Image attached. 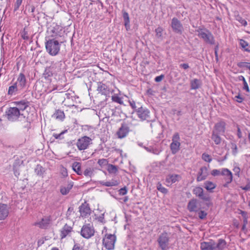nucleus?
<instances>
[{
  "label": "nucleus",
  "instance_id": "f257e3e1",
  "mask_svg": "<svg viewBox=\"0 0 250 250\" xmlns=\"http://www.w3.org/2000/svg\"><path fill=\"white\" fill-rule=\"evenodd\" d=\"M5 116L8 121L11 122L26 121L23 113H21L17 107H9L5 112Z\"/></svg>",
  "mask_w": 250,
  "mask_h": 250
},
{
  "label": "nucleus",
  "instance_id": "f03ea898",
  "mask_svg": "<svg viewBox=\"0 0 250 250\" xmlns=\"http://www.w3.org/2000/svg\"><path fill=\"white\" fill-rule=\"evenodd\" d=\"M47 52L51 56L57 55L60 50V44L55 39L49 40L45 42Z\"/></svg>",
  "mask_w": 250,
  "mask_h": 250
},
{
  "label": "nucleus",
  "instance_id": "7ed1b4c3",
  "mask_svg": "<svg viewBox=\"0 0 250 250\" xmlns=\"http://www.w3.org/2000/svg\"><path fill=\"white\" fill-rule=\"evenodd\" d=\"M116 237L114 234L106 233L103 239V244L107 250H112L114 248Z\"/></svg>",
  "mask_w": 250,
  "mask_h": 250
},
{
  "label": "nucleus",
  "instance_id": "20e7f679",
  "mask_svg": "<svg viewBox=\"0 0 250 250\" xmlns=\"http://www.w3.org/2000/svg\"><path fill=\"white\" fill-rule=\"evenodd\" d=\"M157 241L162 250H167L169 249V237L167 233L164 232L161 233Z\"/></svg>",
  "mask_w": 250,
  "mask_h": 250
},
{
  "label": "nucleus",
  "instance_id": "39448f33",
  "mask_svg": "<svg viewBox=\"0 0 250 250\" xmlns=\"http://www.w3.org/2000/svg\"><path fill=\"white\" fill-rule=\"evenodd\" d=\"M180 138L178 133H175L172 138V143L170 145V148L172 154H175L180 150L181 143Z\"/></svg>",
  "mask_w": 250,
  "mask_h": 250
},
{
  "label": "nucleus",
  "instance_id": "423d86ee",
  "mask_svg": "<svg viewBox=\"0 0 250 250\" xmlns=\"http://www.w3.org/2000/svg\"><path fill=\"white\" fill-rule=\"evenodd\" d=\"M91 144H92V139L85 136L78 140L76 146L79 150H83L87 149Z\"/></svg>",
  "mask_w": 250,
  "mask_h": 250
},
{
  "label": "nucleus",
  "instance_id": "0eeeda50",
  "mask_svg": "<svg viewBox=\"0 0 250 250\" xmlns=\"http://www.w3.org/2000/svg\"><path fill=\"white\" fill-rule=\"evenodd\" d=\"M95 230L93 226L90 224H86L82 227L81 231V235L86 239L91 238L94 235Z\"/></svg>",
  "mask_w": 250,
  "mask_h": 250
},
{
  "label": "nucleus",
  "instance_id": "6e6552de",
  "mask_svg": "<svg viewBox=\"0 0 250 250\" xmlns=\"http://www.w3.org/2000/svg\"><path fill=\"white\" fill-rule=\"evenodd\" d=\"M198 36L202 38L205 42L210 44H214V39L212 34L208 30L199 31Z\"/></svg>",
  "mask_w": 250,
  "mask_h": 250
},
{
  "label": "nucleus",
  "instance_id": "1a4fd4ad",
  "mask_svg": "<svg viewBox=\"0 0 250 250\" xmlns=\"http://www.w3.org/2000/svg\"><path fill=\"white\" fill-rule=\"evenodd\" d=\"M48 32L50 35V36L55 38L62 37L63 33L62 27L57 24L50 26L48 28Z\"/></svg>",
  "mask_w": 250,
  "mask_h": 250
},
{
  "label": "nucleus",
  "instance_id": "9d476101",
  "mask_svg": "<svg viewBox=\"0 0 250 250\" xmlns=\"http://www.w3.org/2000/svg\"><path fill=\"white\" fill-rule=\"evenodd\" d=\"M171 26L173 31L178 34H181L183 30V26L180 21L176 18L171 20Z\"/></svg>",
  "mask_w": 250,
  "mask_h": 250
},
{
  "label": "nucleus",
  "instance_id": "9b49d317",
  "mask_svg": "<svg viewBox=\"0 0 250 250\" xmlns=\"http://www.w3.org/2000/svg\"><path fill=\"white\" fill-rule=\"evenodd\" d=\"M50 222V216H44L40 221L35 222L34 225L42 229H46L49 226Z\"/></svg>",
  "mask_w": 250,
  "mask_h": 250
},
{
  "label": "nucleus",
  "instance_id": "f8f14e48",
  "mask_svg": "<svg viewBox=\"0 0 250 250\" xmlns=\"http://www.w3.org/2000/svg\"><path fill=\"white\" fill-rule=\"evenodd\" d=\"M193 193L204 201H208L210 200L209 196L204 193L203 189L201 187H198L194 188Z\"/></svg>",
  "mask_w": 250,
  "mask_h": 250
},
{
  "label": "nucleus",
  "instance_id": "ddd939ff",
  "mask_svg": "<svg viewBox=\"0 0 250 250\" xmlns=\"http://www.w3.org/2000/svg\"><path fill=\"white\" fill-rule=\"evenodd\" d=\"M137 116L141 120H147L149 118V111L146 108H139L136 111Z\"/></svg>",
  "mask_w": 250,
  "mask_h": 250
},
{
  "label": "nucleus",
  "instance_id": "4468645a",
  "mask_svg": "<svg viewBox=\"0 0 250 250\" xmlns=\"http://www.w3.org/2000/svg\"><path fill=\"white\" fill-rule=\"evenodd\" d=\"M129 131V129L128 126L125 124H122L117 132L116 135L118 138L123 139L127 136Z\"/></svg>",
  "mask_w": 250,
  "mask_h": 250
},
{
  "label": "nucleus",
  "instance_id": "2eb2a0df",
  "mask_svg": "<svg viewBox=\"0 0 250 250\" xmlns=\"http://www.w3.org/2000/svg\"><path fill=\"white\" fill-rule=\"evenodd\" d=\"M9 208L7 205L0 203V220L5 219L9 213Z\"/></svg>",
  "mask_w": 250,
  "mask_h": 250
},
{
  "label": "nucleus",
  "instance_id": "dca6fc26",
  "mask_svg": "<svg viewBox=\"0 0 250 250\" xmlns=\"http://www.w3.org/2000/svg\"><path fill=\"white\" fill-rule=\"evenodd\" d=\"M79 211L82 217H86L90 214L91 209L89 206L86 204H83L79 207Z\"/></svg>",
  "mask_w": 250,
  "mask_h": 250
},
{
  "label": "nucleus",
  "instance_id": "f3484780",
  "mask_svg": "<svg viewBox=\"0 0 250 250\" xmlns=\"http://www.w3.org/2000/svg\"><path fill=\"white\" fill-rule=\"evenodd\" d=\"M226 123L223 121L215 124L214 129L213 131H216V132L220 134H224L225 132Z\"/></svg>",
  "mask_w": 250,
  "mask_h": 250
},
{
  "label": "nucleus",
  "instance_id": "a211bd4d",
  "mask_svg": "<svg viewBox=\"0 0 250 250\" xmlns=\"http://www.w3.org/2000/svg\"><path fill=\"white\" fill-rule=\"evenodd\" d=\"M17 108L20 111L21 113H23V112L29 106V103L25 100H21L20 101L16 102Z\"/></svg>",
  "mask_w": 250,
  "mask_h": 250
},
{
  "label": "nucleus",
  "instance_id": "6ab92c4d",
  "mask_svg": "<svg viewBox=\"0 0 250 250\" xmlns=\"http://www.w3.org/2000/svg\"><path fill=\"white\" fill-rule=\"evenodd\" d=\"M181 179V176L179 174H169L167 176L166 181L167 184L175 183L176 182L179 181Z\"/></svg>",
  "mask_w": 250,
  "mask_h": 250
},
{
  "label": "nucleus",
  "instance_id": "aec40b11",
  "mask_svg": "<svg viewBox=\"0 0 250 250\" xmlns=\"http://www.w3.org/2000/svg\"><path fill=\"white\" fill-rule=\"evenodd\" d=\"M73 186V182H68L67 184L61 187L60 192L62 194L64 195L67 194Z\"/></svg>",
  "mask_w": 250,
  "mask_h": 250
},
{
  "label": "nucleus",
  "instance_id": "412c9836",
  "mask_svg": "<svg viewBox=\"0 0 250 250\" xmlns=\"http://www.w3.org/2000/svg\"><path fill=\"white\" fill-rule=\"evenodd\" d=\"M72 231V228L66 224L61 229L60 237L63 239L68 236Z\"/></svg>",
  "mask_w": 250,
  "mask_h": 250
},
{
  "label": "nucleus",
  "instance_id": "4be33fe9",
  "mask_svg": "<svg viewBox=\"0 0 250 250\" xmlns=\"http://www.w3.org/2000/svg\"><path fill=\"white\" fill-rule=\"evenodd\" d=\"M214 250H225L227 248L226 241L223 239H219L216 243L214 241Z\"/></svg>",
  "mask_w": 250,
  "mask_h": 250
},
{
  "label": "nucleus",
  "instance_id": "5701e85b",
  "mask_svg": "<svg viewBox=\"0 0 250 250\" xmlns=\"http://www.w3.org/2000/svg\"><path fill=\"white\" fill-rule=\"evenodd\" d=\"M208 171L207 167H202L200 169L198 175L197 177V181L200 182L206 179L208 174Z\"/></svg>",
  "mask_w": 250,
  "mask_h": 250
},
{
  "label": "nucleus",
  "instance_id": "b1692460",
  "mask_svg": "<svg viewBox=\"0 0 250 250\" xmlns=\"http://www.w3.org/2000/svg\"><path fill=\"white\" fill-rule=\"evenodd\" d=\"M200 248L202 250H214V241L210 240L209 242H202Z\"/></svg>",
  "mask_w": 250,
  "mask_h": 250
},
{
  "label": "nucleus",
  "instance_id": "393cba45",
  "mask_svg": "<svg viewBox=\"0 0 250 250\" xmlns=\"http://www.w3.org/2000/svg\"><path fill=\"white\" fill-rule=\"evenodd\" d=\"M221 175L225 176L226 180L228 183H230L232 181V174L228 168H223L221 169Z\"/></svg>",
  "mask_w": 250,
  "mask_h": 250
},
{
  "label": "nucleus",
  "instance_id": "a878e982",
  "mask_svg": "<svg viewBox=\"0 0 250 250\" xmlns=\"http://www.w3.org/2000/svg\"><path fill=\"white\" fill-rule=\"evenodd\" d=\"M188 208L190 212H196L199 208L197 206V201L196 199H192L188 203Z\"/></svg>",
  "mask_w": 250,
  "mask_h": 250
},
{
  "label": "nucleus",
  "instance_id": "bb28decb",
  "mask_svg": "<svg viewBox=\"0 0 250 250\" xmlns=\"http://www.w3.org/2000/svg\"><path fill=\"white\" fill-rule=\"evenodd\" d=\"M97 90L102 95H106L109 93V90L107 89V86L101 83H98Z\"/></svg>",
  "mask_w": 250,
  "mask_h": 250
},
{
  "label": "nucleus",
  "instance_id": "cd10ccee",
  "mask_svg": "<svg viewBox=\"0 0 250 250\" xmlns=\"http://www.w3.org/2000/svg\"><path fill=\"white\" fill-rule=\"evenodd\" d=\"M73 170L79 175H83V170L81 169V163L75 162L73 163L72 166Z\"/></svg>",
  "mask_w": 250,
  "mask_h": 250
},
{
  "label": "nucleus",
  "instance_id": "c85d7f7f",
  "mask_svg": "<svg viewBox=\"0 0 250 250\" xmlns=\"http://www.w3.org/2000/svg\"><path fill=\"white\" fill-rule=\"evenodd\" d=\"M17 82L19 83V86L21 88H22L25 86L26 80L24 75L21 73L17 79Z\"/></svg>",
  "mask_w": 250,
  "mask_h": 250
},
{
  "label": "nucleus",
  "instance_id": "c756f323",
  "mask_svg": "<svg viewBox=\"0 0 250 250\" xmlns=\"http://www.w3.org/2000/svg\"><path fill=\"white\" fill-rule=\"evenodd\" d=\"M52 117L56 119L62 121L65 118V115L63 111L58 109L55 111Z\"/></svg>",
  "mask_w": 250,
  "mask_h": 250
},
{
  "label": "nucleus",
  "instance_id": "7c9ffc66",
  "mask_svg": "<svg viewBox=\"0 0 250 250\" xmlns=\"http://www.w3.org/2000/svg\"><path fill=\"white\" fill-rule=\"evenodd\" d=\"M123 17L125 22V26L126 30L128 31L130 29V20L128 14L124 11L123 14Z\"/></svg>",
  "mask_w": 250,
  "mask_h": 250
},
{
  "label": "nucleus",
  "instance_id": "2f4dec72",
  "mask_svg": "<svg viewBox=\"0 0 250 250\" xmlns=\"http://www.w3.org/2000/svg\"><path fill=\"white\" fill-rule=\"evenodd\" d=\"M218 134L216 132V131H212L211 137L212 140L217 145H219L221 143V138Z\"/></svg>",
  "mask_w": 250,
  "mask_h": 250
},
{
  "label": "nucleus",
  "instance_id": "473e14b6",
  "mask_svg": "<svg viewBox=\"0 0 250 250\" xmlns=\"http://www.w3.org/2000/svg\"><path fill=\"white\" fill-rule=\"evenodd\" d=\"M216 187V184L212 182L207 181L204 183V188L210 192H212V190L214 189Z\"/></svg>",
  "mask_w": 250,
  "mask_h": 250
},
{
  "label": "nucleus",
  "instance_id": "72a5a7b5",
  "mask_svg": "<svg viewBox=\"0 0 250 250\" xmlns=\"http://www.w3.org/2000/svg\"><path fill=\"white\" fill-rule=\"evenodd\" d=\"M144 148L147 152L156 155L159 154L161 151L159 148L154 146H145Z\"/></svg>",
  "mask_w": 250,
  "mask_h": 250
},
{
  "label": "nucleus",
  "instance_id": "f704fd0d",
  "mask_svg": "<svg viewBox=\"0 0 250 250\" xmlns=\"http://www.w3.org/2000/svg\"><path fill=\"white\" fill-rule=\"evenodd\" d=\"M100 183L103 186L106 187H113L117 186L119 184L118 181L115 180H112L111 181L105 182L104 181H100Z\"/></svg>",
  "mask_w": 250,
  "mask_h": 250
},
{
  "label": "nucleus",
  "instance_id": "c9c22d12",
  "mask_svg": "<svg viewBox=\"0 0 250 250\" xmlns=\"http://www.w3.org/2000/svg\"><path fill=\"white\" fill-rule=\"evenodd\" d=\"M83 174L87 177L91 178L94 175V168L90 167H87L83 171Z\"/></svg>",
  "mask_w": 250,
  "mask_h": 250
},
{
  "label": "nucleus",
  "instance_id": "e433bc0d",
  "mask_svg": "<svg viewBox=\"0 0 250 250\" xmlns=\"http://www.w3.org/2000/svg\"><path fill=\"white\" fill-rule=\"evenodd\" d=\"M119 93H114L111 96V100L113 102L117 103L120 104H123L122 98L119 97Z\"/></svg>",
  "mask_w": 250,
  "mask_h": 250
},
{
  "label": "nucleus",
  "instance_id": "4c0bfd02",
  "mask_svg": "<svg viewBox=\"0 0 250 250\" xmlns=\"http://www.w3.org/2000/svg\"><path fill=\"white\" fill-rule=\"evenodd\" d=\"M191 88L192 89H198L201 84L200 81L198 79H195L191 82Z\"/></svg>",
  "mask_w": 250,
  "mask_h": 250
},
{
  "label": "nucleus",
  "instance_id": "58836bf2",
  "mask_svg": "<svg viewBox=\"0 0 250 250\" xmlns=\"http://www.w3.org/2000/svg\"><path fill=\"white\" fill-rule=\"evenodd\" d=\"M18 90L17 83H15L13 85L9 87L8 94L12 95Z\"/></svg>",
  "mask_w": 250,
  "mask_h": 250
},
{
  "label": "nucleus",
  "instance_id": "ea45409f",
  "mask_svg": "<svg viewBox=\"0 0 250 250\" xmlns=\"http://www.w3.org/2000/svg\"><path fill=\"white\" fill-rule=\"evenodd\" d=\"M45 79H48L53 76V73L50 67H46L43 74Z\"/></svg>",
  "mask_w": 250,
  "mask_h": 250
},
{
  "label": "nucleus",
  "instance_id": "a19ab883",
  "mask_svg": "<svg viewBox=\"0 0 250 250\" xmlns=\"http://www.w3.org/2000/svg\"><path fill=\"white\" fill-rule=\"evenodd\" d=\"M35 172L38 176H42L44 171L43 168L38 165L35 169Z\"/></svg>",
  "mask_w": 250,
  "mask_h": 250
},
{
  "label": "nucleus",
  "instance_id": "79ce46f5",
  "mask_svg": "<svg viewBox=\"0 0 250 250\" xmlns=\"http://www.w3.org/2000/svg\"><path fill=\"white\" fill-rule=\"evenodd\" d=\"M239 44L241 47L244 49L246 51L249 52L250 50L247 48L249 46L248 43L243 39L239 40Z\"/></svg>",
  "mask_w": 250,
  "mask_h": 250
},
{
  "label": "nucleus",
  "instance_id": "37998d69",
  "mask_svg": "<svg viewBox=\"0 0 250 250\" xmlns=\"http://www.w3.org/2000/svg\"><path fill=\"white\" fill-rule=\"evenodd\" d=\"M239 80L240 81H242L243 82V84H244L243 89L245 90L247 92H249L250 89L248 86V84L245 79V78L243 76H240L239 77Z\"/></svg>",
  "mask_w": 250,
  "mask_h": 250
},
{
  "label": "nucleus",
  "instance_id": "c03bdc74",
  "mask_svg": "<svg viewBox=\"0 0 250 250\" xmlns=\"http://www.w3.org/2000/svg\"><path fill=\"white\" fill-rule=\"evenodd\" d=\"M157 189L160 191L161 192L163 193H165V194H166L168 192V190L165 188V187H164L160 183H158L157 185Z\"/></svg>",
  "mask_w": 250,
  "mask_h": 250
},
{
  "label": "nucleus",
  "instance_id": "a18cd8bd",
  "mask_svg": "<svg viewBox=\"0 0 250 250\" xmlns=\"http://www.w3.org/2000/svg\"><path fill=\"white\" fill-rule=\"evenodd\" d=\"M202 159L205 162L210 163L212 161V159L209 155L206 153L202 155Z\"/></svg>",
  "mask_w": 250,
  "mask_h": 250
},
{
  "label": "nucleus",
  "instance_id": "49530a36",
  "mask_svg": "<svg viewBox=\"0 0 250 250\" xmlns=\"http://www.w3.org/2000/svg\"><path fill=\"white\" fill-rule=\"evenodd\" d=\"M236 20L244 26H246L247 25V21L245 19H243L239 15H237V16H236Z\"/></svg>",
  "mask_w": 250,
  "mask_h": 250
},
{
  "label": "nucleus",
  "instance_id": "de8ad7c7",
  "mask_svg": "<svg viewBox=\"0 0 250 250\" xmlns=\"http://www.w3.org/2000/svg\"><path fill=\"white\" fill-rule=\"evenodd\" d=\"M67 131V130L63 131L59 134L54 133L53 136L56 139L62 140L63 139V135Z\"/></svg>",
  "mask_w": 250,
  "mask_h": 250
},
{
  "label": "nucleus",
  "instance_id": "09e8293b",
  "mask_svg": "<svg viewBox=\"0 0 250 250\" xmlns=\"http://www.w3.org/2000/svg\"><path fill=\"white\" fill-rule=\"evenodd\" d=\"M23 0H16L15 2L14 5V10L17 11L20 8V6L21 5Z\"/></svg>",
  "mask_w": 250,
  "mask_h": 250
},
{
  "label": "nucleus",
  "instance_id": "8fccbe9b",
  "mask_svg": "<svg viewBox=\"0 0 250 250\" xmlns=\"http://www.w3.org/2000/svg\"><path fill=\"white\" fill-rule=\"evenodd\" d=\"M72 250H85L84 247L80 244L75 243Z\"/></svg>",
  "mask_w": 250,
  "mask_h": 250
},
{
  "label": "nucleus",
  "instance_id": "3c124183",
  "mask_svg": "<svg viewBox=\"0 0 250 250\" xmlns=\"http://www.w3.org/2000/svg\"><path fill=\"white\" fill-rule=\"evenodd\" d=\"M163 28L161 27H158L155 29L156 36L158 38H160L162 36Z\"/></svg>",
  "mask_w": 250,
  "mask_h": 250
},
{
  "label": "nucleus",
  "instance_id": "603ef678",
  "mask_svg": "<svg viewBox=\"0 0 250 250\" xmlns=\"http://www.w3.org/2000/svg\"><path fill=\"white\" fill-rule=\"evenodd\" d=\"M108 171L110 173H116L117 171V168L115 166L110 165L108 167Z\"/></svg>",
  "mask_w": 250,
  "mask_h": 250
},
{
  "label": "nucleus",
  "instance_id": "864d4df0",
  "mask_svg": "<svg viewBox=\"0 0 250 250\" xmlns=\"http://www.w3.org/2000/svg\"><path fill=\"white\" fill-rule=\"evenodd\" d=\"M231 148L232 149V153L234 155H236L237 153V146L234 143L231 144Z\"/></svg>",
  "mask_w": 250,
  "mask_h": 250
},
{
  "label": "nucleus",
  "instance_id": "5fc2aeb1",
  "mask_svg": "<svg viewBox=\"0 0 250 250\" xmlns=\"http://www.w3.org/2000/svg\"><path fill=\"white\" fill-rule=\"evenodd\" d=\"M108 161L105 159H99L98 164L101 167L105 166L107 164Z\"/></svg>",
  "mask_w": 250,
  "mask_h": 250
},
{
  "label": "nucleus",
  "instance_id": "6e6d98bb",
  "mask_svg": "<svg viewBox=\"0 0 250 250\" xmlns=\"http://www.w3.org/2000/svg\"><path fill=\"white\" fill-rule=\"evenodd\" d=\"M211 174L214 176L221 175V169H213L211 172Z\"/></svg>",
  "mask_w": 250,
  "mask_h": 250
},
{
  "label": "nucleus",
  "instance_id": "4d7b16f0",
  "mask_svg": "<svg viewBox=\"0 0 250 250\" xmlns=\"http://www.w3.org/2000/svg\"><path fill=\"white\" fill-rule=\"evenodd\" d=\"M127 190L125 187L121 188L119 190V194L120 195H125L127 193Z\"/></svg>",
  "mask_w": 250,
  "mask_h": 250
},
{
  "label": "nucleus",
  "instance_id": "13d9d810",
  "mask_svg": "<svg viewBox=\"0 0 250 250\" xmlns=\"http://www.w3.org/2000/svg\"><path fill=\"white\" fill-rule=\"evenodd\" d=\"M233 171H234L235 175H237L238 177H239L240 169L239 167H235L233 169Z\"/></svg>",
  "mask_w": 250,
  "mask_h": 250
},
{
  "label": "nucleus",
  "instance_id": "bf43d9fd",
  "mask_svg": "<svg viewBox=\"0 0 250 250\" xmlns=\"http://www.w3.org/2000/svg\"><path fill=\"white\" fill-rule=\"evenodd\" d=\"M21 37H22V39L25 40H28L29 39V36L28 35L27 32L25 31V30H24L23 31V32L22 33Z\"/></svg>",
  "mask_w": 250,
  "mask_h": 250
},
{
  "label": "nucleus",
  "instance_id": "052dcab7",
  "mask_svg": "<svg viewBox=\"0 0 250 250\" xmlns=\"http://www.w3.org/2000/svg\"><path fill=\"white\" fill-rule=\"evenodd\" d=\"M207 213L204 211L201 210L199 212V217L201 219H204Z\"/></svg>",
  "mask_w": 250,
  "mask_h": 250
},
{
  "label": "nucleus",
  "instance_id": "680f3d73",
  "mask_svg": "<svg viewBox=\"0 0 250 250\" xmlns=\"http://www.w3.org/2000/svg\"><path fill=\"white\" fill-rule=\"evenodd\" d=\"M242 214L243 216V225H246L248 223V218L246 216V213L243 211Z\"/></svg>",
  "mask_w": 250,
  "mask_h": 250
},
{
  "label": "nucleus",
  "instance_id": "e2e57ef3",
  "mask_svg": "<svg viewBox=\"0 0 250 250\" xmlns=\"http://www.w3.org/2000/svg\"><path fill=\"white\" fill-rule=\"evenodd\" d=\"M235 98L236 99V101L238 103H242L244 99L240 95H238L237 96H236L235 97Z\"/></svg>",
  "mask_w": 250,
  "mask_h": 250
},
{
  "label": "nucleus",
  "instance_id": "0e129e2a",
  "mask_svg": "<svg viewBox=\"0 0 250 250\" xmlns=\"http://www.w3.org/2000/svg\"><path fill=\"white\" fill-rule=\"evenodd\" d=\"M164 78V75H161L159 76H157L155 78V81L156 82H161L163 79Z\"/></svg>",
  "mask_w": 250,
  "mask_h": 250
},
{
  "label": "nucleus",
  "instance_id": "69168bd1",
  "mask_svg": "<svg viewBox=\"0 0 250 250\" xmlns=\"http://www.w3.org/2000/svg\"><path fill=\"white\" fill-rule=\"evenodd\" d=\"M130 105L133 109H135L136 108V104L135 101L133 100H129L128 101Z\"/></svg>",
  "mask_w": 250,
  "mask_h": 250
},
{
  "label": "nucleus",
  "instance_id": "338daca9",
  "mask_svg": "<svg viewBox=\"0 0 250 250\" xmlns=\"http://www.w3.org/2000/svg\"><path fill=\"white\" fill-rule=\"evenodd\" d=\"M180 67L184 69H187L189 68V65L188 63H182L180 65Z\"/></svg>",
  "mask_w": 250,
  "mask_h": 250
},
{
  "label": "nucleus",
  "instance_id": "774afa93",
  "mask_svg": "<svg viewBox=\"0 0 250 250\" xmlns=\"http://www.w3.org/2000/svg\"><path fill=\"white\" fill-rule=\"evenodd\" d=\"M242 189L244 190H248L250 189V185L248 184L245 187H241Z\"/></svg>",
  "mask_w": 250,
  "mask_h": 250
}]
</instances>
